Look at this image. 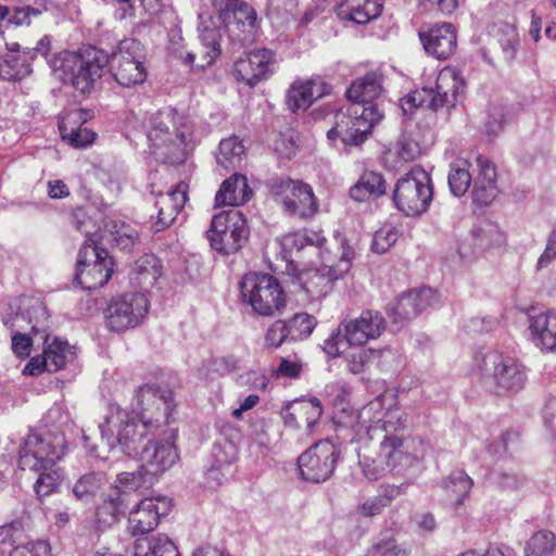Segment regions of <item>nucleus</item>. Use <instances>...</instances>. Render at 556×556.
Returning a JSON list of instances; mask_svg holds the SVG:
<instances>
[{
  "label": "nucleus",
  "instance_id": "obj_17",
  "mask_svg": "<svg viewBox=\"0 0 556 556\" xmlns=\"http://www.w3.org/2000/svg\"><path fill=\"white\" fill-rule=\"evenodd\" d=\"M270 190L290 215L308 218L318 212V201L308 184L278 178L271 182Z\"/></svg>",
  "mask_w": 556,
  "mask_h": 556
},
{
  "label": "nucleus",
  "instance_id": "obj_62",
  "mask_svg": "<svg viewBox=\"0 0 556 556\" xmlns=\"http://www.w3.org/2000/svg\"><path fill=\"white\" fill-rule=\"evenodd\" d=\"M395 153L402 162H412L420 154V147L414 139L403 137L396 142Z\"/></svg>",
  "mask_w": 556,
  "mask_h": 556
},
{
  "label": "nucleus",
  "instance_id": "obj_35",
  "mask_svg": "<svg viewBox=\"0 0 556 556\" xmlns=\"http://www.w3.org/2000/svg\"><path fill=\"white\" fill-rule=\"evenodd\" d=\"M471 488L472 480L466 472L462 470L452 472L442 481V490L445 493V505L457 513L468 497Z\"/></svg>",
  "mask_w": 556,
  "mask_h": 556
},
{
  "label": "nucleus",
  "instance_id": "obj_39",
  "mask_svg": "<svg viewBox=\"0 0 556 556\" xmlns=\"http://www.w3.org/2000/svg\"><path fill=\"white\" fill-rule=\"evenodd\" d=\"M151 483V476L140 468L138 471L118 473L111 489L117 491L129 505L134 495H140Z\"/></svg>",
  "mask_w": 556,
  "mask_h": 556
},
{
  "label": "nucleus",
  "instance_id": "obj_57",
  "mask_svg": "<svg viewBox=\"0 0 556 556\" xmlns=\"http://www.w3.org/2000/svg\"><path fill=\"white\" fill-rule=\"evenodd\" d=\"M477 237L479 245L483 249L502 247L506 240L504 232L494 224H485L479 228Z\"/></svg>",
  "mask_w": 556,
  "mask_h": 556
},
{
  "label": "nucleus",
  "instance_id": "obj_23",
  "mask_svg": "<svg viewBox=\"0 0 556 556\" xmlns=\"http://www.w3.org/2000/svg\"><path fill=\"white\" fill-rule=\"evenodd\" d=\"M349 345L363 346L379 338L386 329V319L379 312L364 311L358 317L341 323Z\"/></svg>",
  "mask_w": 556,
  "mask_h": 556
},
{
  "label": "nucleus",
  "instance_id": "obj_38",
  "mask_svg": "<svg viewBox=\"0 0 556 556\" xmlns=\"http://www.w3.org/2000/svg\"><path fill=\"white\" fill-rule=\"evenodd\" d=\"M128 504L117 491L110 488L101 502L96 506V519L101 527H110L116 523L121 516L126 513Z\"/></svg>",
  "mask_w": 556,
  "mask_h": 556
},
{
  "label": "nucleus",
  "instance_id": "obj_25",
  "mask_svg": "<svg viewBox=\"0 0 556 556\" xmlns=\"http://www.w3.org/2000/svg\"><path fill=\"white\" fill-rule=\"evenodd\" d=\"M316 251L320 257V266L338 279L350 270L355 255L342 236H336L331 241L325 238V242Z\"/></svg>",
  "mask_w": 556,
  "mask_h": 556
},
{
  "label": "nucleus",
  "instance_id": "obj_41",
  "mask_svg": "<svg viewBox=\"0 0 556 556\" xmlns=\"http://www.w3.org/2000/svg\"><path fill=\"white\" fill-rule=\"evenodd\" d=\"M131 556H179L177 546L166 535L141 536L134 542Z\"/></svg>",
  "mask_w": 556,
  "mask_h": 556
},
{
  "label": "nucleus",
  "instance_id": "obj_2",
  "mask_svg": "<svg viewBox=\"0 0 556 556\" xmlns=\"http://www.w3.org/2000/svg\"><path fill=\"white\" fill-rule=\"evenodd\" d=\"M147 127L149 148L157 161L176 164L185 160L192 137L186 117L167 108L153 114Z\"/></svg>",
  "mask_w": 556,
  "mask_h": 556
},
{
  "label": "nucleus",
  "instance_id": "obj_43",
  "mask_svg": "<svg viewBox=\"0 0 556 556\" xmlns=\"http://www.w3.org/2000/svg\"><path fill=\"white\" fill-rule=\"evenodd\" d=\"M301 279L303 289L316 299L327 295L331 291L333 282L338 280L321 266L306 270Z\"/></svg>",
  "mask_w": 556,
  "mask_h": 556
},
{
  "label": "nucleus",
  "instance_id": "obj_48",
  "mask_svg": "<svg viewBox=\"0 0 556 556\" xmlns=\"http://www.w3.org/2000/svg\"><path fill=\"white\" fill-rule=\"evenodd\" d=\"M244 150L245 148L238 137L223 139L219 143L217 163L225 168L235 167L240 163Z\"/></svg>",
  "mask_w": 556,
  "mask_h": 556
},
{
  "label": "nucleus",
  "instance_id": "obj_28",
  "mask_svg": "<svg viewBox=\"0 0 556 556\" xmlns=\"http://www.w3.org/2000/svg\"><path fill=\"white\" fill-rule=\"evenodd\" d=\"M529 336L541 351L556 353V311L529 315Z\"/></svg>",
  "mask_w": 556,
  "mask_h": 556
},
{
  "label": "nucleus",
  "instance_id": "obj_50",
  "mask_svg": "<svg viewBox=\"0 0 556 556\" xmlns=\"http://www.w3.org/2000/svg\"><path fill=\"white\" fill-rule=\"evenodd\" d=\"M556 546V536L553 532L540 530L527 542L526 556H548Z\"/></svg>",
  "mask_w": 556,
  "mask_h": 556
},
{
  "label": "nucleus",
  "instance_id": "obj_32",
  "mask_svg": "<svg viewBox=\"0 0 556 556\" xmlns=\"http://www.w3.org/2000/svg\"><path fill=\"white\" fill-rule=\"evenodd\" d=\"M382 11L381 0H343L337 8V15L355 24H367Z\"/></svg>",
  "mask_w": 556,
  "mask_h": 556
},
{
  "label": "nucleus",
  "instance_id": "obj_16",
  "mask_svg": "<svg viewBox=\"0 0 556 556\" xmlns=\"http://www.w3.org/2000/svg\"><path fill=\"white\" fill-rule=\"evenodd\" d=\"M24 307L27 308V316L25 313H16L13 317L3 319L4 325L12 332V351L18 358L29 356L33 346L31 338L22 333L21 330L30 326L35 333L43 332L48 327L49 318L46 306L39 300L29 301Z\"/></svg>",
  "mask_w": 556,
  "mask_h": 556
},
{
  "label": "nucleus",
  "instance_id": "obj_54",
  "mask_svg": "<svg viewBox=\"0 0 556 556\" xmlns=\"http://www.w3.org/2000/svg\"><path fill=\"white\" fill-rule=\"evenodd\" d=\"M39 476L34 484V489L38 496H48L52 494L61 481L63 480V475L59 468L52 467L48 470H37Z\"/></svg>",
  "mask_w": 556,
  "mask_h": 556
},
{
  "label": "nucleus",
  "instance_id": "obj_60",
  "mask_svg": "<svg viewBox=\"0 0 556 556\" xmlns=\"http://www.w3.org/2000/svg\"><path fill=\"white\" fill-rule=\"evenodd\" d=\"M409 551L397 545L393 540L380 541L375 544L366 556H408Z\"/></svg>",
  "mask_w": 556,
  "mask_h": 556
},
{
  "label": "nucleus",
  "instance_id": "obj_8",
  "mask_svg": "<svg viewBox=\"0 0 556 556\" xmlns=\"http://www.w3.org/2000/svg\"><path fill=\"white\" fill-rule=\"evenodd\" d=\"M432 197L430 175L420 166L413 167L402 176L393 191L395 206L407 216H419L427 212Z\"/></svg>",
  "mask_w": 556,
  "mask_h": 556
},
{
  "label": "nucleus",
  "instance_id": "obj_24",
  "mask_svg": "<svg viewBox=\"0 0 556 556\" xmlns=\"http://www.w3.org/2000/svg\"><path fill=\"white\" fill-rule=\"evenodd\" d=\"M274 63V53L270 50H254L236 61L233 76L237 80L254 87L271 74Z\"/></svg>",
  "mask_w": 556,
  "mask_h": 556
},
{
  "label": "nucleus",
  "instance_id": "obj_44",
  "mask_svg": "<svg viewBox=\"0 0 556 556\" xmlns=\"http://www.w3.org/2000/svg\"><path fill=\"white\" fill-rule=\"evenodd\" d=\"M325 242L323 232L315 230H304L303 232L290 233L282 239V245L290 252H301L305 249L314 252L318 245Z\"/></svg>",
  "mask_w": 556,
  "mask_h": 556
},
{
  "label": "nucleus",
  "instance_id": "obj_29",
  "mask_svg": "<svg viewBox=\"0 0 556 556\" xmlns=\"http://www.w3.org/2000/svg\"><path fill=\"white\" fill-rule=\"evenodd\" d=\"M188 186L180 181L175 189L161 193L155 202L157 217L154 223L155 231H162L169 227L182 210L187 201Z\"/></svg>",
  "mask_w": 556,
  "mask_h": 556
},
{
  "label": "nucleus",
  "instance_id": "obj_52",
  "mask_svg": "<svg viewBox=\"0 0 556 556\" xmlns=\"http://www.w3.org/2000/svg\"><path fill=\"white\" fill-rule=\"evenodd\" d=\"M286 321L291 336V341H299L308 338L316 326L315 317L307 313L295 314Z\"/></svg>",
  "mask_w": 556,
  "mask_h": 556
},
{
  "label": "nucleus",
  "instance_id": "obj_36",
  "mask_svg": "<svg viewBox=\"0 0 556 556\" xmlns=\"http://www.w3.org/2000/svg\"><path fill=\"white\" fill-rule=\"evenodd\" d=\"M473 169L472 152L455 159L450 164L447 182L453 195L460 198L468 191L473 180Z\"/></svg>",
  "mask_w": 556,
  "mask_h": 556
},
{
  "label": "nucleus",
  "instance_id": "obj_26",
  "mask_svg": "<svg viewBox=\"0 0 556 556\" xmlns=\"http://www.w3.org/2000/svg\"><path fill=\"white\" fill-rule=\"evenodd\" d=\"M141 469L147 475L157 476L169 469L178 460V453L170 441H149L142 447L139 456Z\"/></svg>",
  "mask_w": 556,
  "mask_h": 556
},
{
  "label": "nucleus",
  "instance_id": "obj_31",
  "mask_svg": "<svg viewBox=\"0 0 556 556\" xmlns=\"http://www.w3.org/2000/svg\"><path fill=\"white\" fill-rule=\"evenodd\" d=\"M85 122V113L80 110H72L65 113L59 122L62 139L75 148H85L91 144L96 138V134L83 127Z\"/></svg>",
  "mask_w": 556,
  "mask_h": 556
},
{
  "label": "nucleus",
  "instance_id": "obj_53",
  "mask_svg": "<svg viewBox=\"0 0 556 556\" xmlns=\"http://www.w3.org/2000/svg\"><path fill=\"white\" fill-rule=\"evenodd\" d=\"M251 453L265 454L271 445V438L268 433V427L263 420H257L251 426L249 433Z\"/></svg>",
  "mask_w": 556,
  "mask_h": 556
},
{
  "label": "nucleus",
  "instance_id": "obj_47",
  "mask_svg": "<svg viewBox=\"0 0 556 556\" xmlns=\"http://www.w3.org/2000/svg\"><path fill=\"white\" fill-rule=\"evenodd\" d=\"M227 27L231 31L237 29L242 34H252L257 27V14L255 9L241 1L231 15V24L227 25Z\"/></svg>",
  "mask_w": 556,
  "mask_h": 556
},
{
  "label": "nucleus",
  "instance_id": "obj_10",
  "mask_svg": "<svg viewBox=\"0 0 556 556\" xmlns=\"http://www.w3.org/2000/svg\"><path fill=\"white\" fill-rule=\"evenodd\" d=\"M65 454V437L61 432L29 433L20 452L23 470H48Z\"/></svg>",
  "mask_w": 556,
  "mask_h": 556
},
{
  "label": "nucleus",
  "instance_id": "obj_13",
  "mask_svg": "<svg viewBox=\"0 0 556 556\" xmlns=\"http://www.w3.org/2000/svg\"><path fill=\"white\" fill-rule=\"evenodd\" d=\"M113 273V262L105 249L88 238L79 250L75 281L85 290L103 287Z\"/></svg>",
  "mask_w": 556,
  "mask_h": 556
},
{
  "label": "nucleus",
  "instance_id": "obj_49",
  "mask_svg": "<svg viewBox=\"0 0 556 556\" xmlns=\"http://www.w3.org/2000/svg\"><path fill=\"white\" fill-rule=\"evenodd\" d=\"M108 240L112 241L121 250H130L138 241V232L130 225L122 222H112L108 225Z\"/></svg>",
  "mask_w": 556,
  "mask_h": 556
},
{
  "label": "nucleus",
  "instance_id": "obj_5",
  "mask_svg": "<svg viewBox=\"0 0 556 556\" xmlns=\"http://www.w3.org/2000/svg\"><path fill=\"white\" fill-rule=\"evenodd\" d=\"M480 371L484 386L500 395L518 393L527 382L526 367L514 357L497 351L484 354Z\"/></svg>",
  "mask_w": 556,
  "mask_h": 556
},
{
  "label": "nucleus",
  "instance_id": "obj_27",
  "mask_svg": "<svg viewBox=\"0 0 556 556\" xmlns=\"http://www.w3.org/2000/svg\"><path fill=\"white\" fill-rule=\"evenodd\" d=\"M419 37L426 52L438 60L448 59L457 47L456 30L450 23L438 24L428 31H420Z\"/></svg>",
  "mask_w": 556,
  "mask_h": 556
},
{
  "label": "nucleus",
  "instance_id": "obj_33",
  "mask_svg": "<svg viewBox=\"0 0 556 556\" xmlns=\"http://www.w3.org/2000/svg\"><path fill=\"white\" fill-rule=\"evenodd\" d=\"M252 190L245 176L233 174L227 178L215 195V206H239L251 197Z\"/></svg>",
  "mask_w": 556,
  "mask_h": 556
},
{
  "label": "nucleus",
  "instance_id": "obj_61",
  "mask_svg": "<svg viewBox=\"0 0 556 556\" xmlns=\"http://www.w3.org/2000/svg\"><path fill=\"white\" fill-rule=\"evenodd\" d=\"M42 13L41 10L31 8L29 5L15 8L12 12L9 11L7 16L8 24L15 26L29 25L33 17H38Z\"/></svg>",
  "mask_w": 556,
  "mask_h": 556
},
{
  "label": "nucleus",
  "instance_id": "obj_56",
  "mask_svg": "<svg viewBox=\"0 0 556 556\" xmlns=\"http://www.w3.org/2000/svg\"><path fill=\"white\" fill-rule=\"evenodd\" d=\"M288 341H291V336L286 320L278 319L266 330L264 338L266 348L278 349Z\"/></svg>",
  "mask_w": 556,
  "mask_h": 556
},
{
  "label": "nucleus",
  "instance_id": "obj_45",
  "mask_svg": "<svg viewBox=\"0 0 556 556\" xmlns=\"http://www.w3.org/2000/svg\"><path fill=\"white\" fill-rule=\"evenodd\" d=\"M43 354L47 358L49 372H55L63 369L67 363L74 359L75 355L73 348L70 346L67 342L59 339H54L50 344H48Z\"/></svg>",
  "mask_w": 556,
  "mask_h": 556
},
{
  "label": "nucleus",
  "instance_id": "obj_64",
  "mask_svg": "<svg viewBox=\"0 0 556 556\" xmlns=\"http://www.w3.org/2000/svg\"><path fill=\"white\" fill-rule=\"evenodd\" d=\"M9 556H52L51 547L48 542L38 540L30 546H17Z\"/></svg>",
  "mask_w": 556,
  "mask_h": 556
},
{
  "label": "nucleus",
  "instance_id": "obj_19",
  "mask_svg": "<svg viewBox=\"0 0 556 556\" xmlns=\"http://www.w3.org/2000/svg\"><path fill=\"white\" fill-rule=\"evenodd\" d=\"M172 502L167 497H148L141 500L130 511L128 530L131 535H146L156 528L160 519L169 514Z\"/></svg>",
  "mask_w": 556,
  "mask_h": 556
},
{
  "label": "nucleus",
  "instance_id": "obj_37",
  "mask_svg": "<svg viewBox=\"0 0 556 556\" xmlns=\"http://www.w3.org/2000/svg\"><path fill=\"white\" fill-rule=\"evenodd\" d=\"M324 94V86L317 80L293 83L287 92L288 108L293 111H305Z\"/></svg>",
  "mask_w": 556,
  "mask_h": 556
},
{
  "label": "nucleus",
  "instance_id": "obj_20",
  "mask_svg": "<svg viewBox=\"0 0 556 556\" xmlns=\"http://www.w3.org/2000/svg\"><path fill=\"white\" fill-rule=\"evenodd\" d=\"M323 415L320 401L316 397L289 403L281 417L287 428L299 431V438L309 437Z\"/></svg>",
  "mask_w": 556,
  "mask_h": 556
},
{
  "label": "nucleus",
  "instance_id": "obj_42",
  "mask_svg": "<svg viewBox=\"0 0 556 556\" xmlns=\"http://www.w3.org/2000/svg\"><path fill=\"white\" fill-rule=\"evenodd\" d=\"M387 191L386 181L380 173L366 170L358 181L350 189V197L362 202L370 198H378Z\"/></svg>",
  "mask_w": 556,
  "mask_h": 556
},
{
  "label": "nucleus",
  "instance_id": "obj_6",
  "mask_svg": "<svg viewBox=\"0 0 556 556\" xmlns=\"http://www.w3.org/2000/svg\"><path fill=\"white\" fill-rule=\"evenodd\" d=\"M243 303L253 313L269 317L281 313L286 306V295L278 279L269 274L248 273L240 282Z\"/></svg>",
  "mask_w": 556,
  "mask_h": 556
},
{
  "label": "nucleus",
  "instance_id": "obj_18",
  "mask_svg": "<svg viewBox=\"0 0 556 556\" xmlns=\"http://www.w3.org/2000/svg\"><path fill=\"white\" fill-rule=\"evenodd\" d=\"M339 447L330 440H321L302 453L298 459L301 477L311 482L328 480L337 466Z\"/></svg>",
  "mask_w": 556,
  "mask_h": 556
},
{
  "label": "nucleus",
  "instance_id": "obj_40",
  "mask_svg": "<svg viewBox=\"0 0 556 556\" xmlns=\"http://www.w3.org/2000/svg\"><path fill=\"white\" fill-rule=\"evenodd\" d=\"M161 274L160 260L154 255H146L137 262L131 282L147 295V292L157 285Z\"/></svg>",
  "mask_w": 556,
  "mask_h": 556
},
{
  "label": "nucleus",
  "instance_id": "obj_46",
  "mask_svg": "<svg viewBox=\"0 0 556 556\" xmlns=\"http://www.w3.org/2000/svg\"><path fill=\"white\" fill-rule=\"evenodd\" d=\"M102 473L90 472L81 476L73 486V493L78 501L89 502L105 486Z\"/></svg>",
  "mask_w": 556,
  "mask_h": 556
},
{
  "label": "nucleus",
  "instance_id": "obj_4",
  "mask_svg": "<svg viewBox=\"0 0 556 556\" xmlns=\"http://www.w3.org/2000/svg\"><path fill=\"white\" fill-rule=\"evenodd\" d=\"M102 441L108 447L119 448L128 457L139 456L144 439L154 434L150 429H142L141 421L129 410L112 404L104 422L99 425Z\"/></svg>",
  "mask_w": 556,
  "mask_h": 556
},
{
  "label": "nucleus",
  "instance_id": "obj_3",
  "mask_svg": "<svg viewBox=\"0 0 556 556\" xmlns=\"http://www.w3.org/2000/svg\"><path fill=\"white\" fill-rule=\"evenodd\" d=\"M108 64L109 56L103 50L87 47L79 52H61L52 60L51 68L63 83H70L81 93H90Z\"/></svg>",
  "mask_w": 556,
  "mask_h": 556
},
{
  "label": "nucleus",
  "instance_id": "obj_9",
  "mask_svg": "<svg viewBox=\"0 0 556 556\" xmlns=\"http://www.w3.org/2000/svg\"><path fill=\"white\" fill-rule=\"evenodd\" d=\"M174 407L172 391L152 384L139 388L131 402V413L141 421V428L153 433L168 424Z\"/></svg>",
  "mask_w": 556,
  "mask_h": 556
},
{
  "label": "nucleus",
  "instance_id": "obj_15",
  "mask_svg": "<svg viewBox=\"0 0 556 556\" xmlns=\"http://www.w3.org/2000/svg\"><path fill=\"white\" fill-rule=\"evenodd\" d=\"M143 60V47L138 40H123L109 58L110 70L116 83L126 88L144 83L147 68Z\"/></svg>",
  "mask_w": 556,
  "mask_h": 556
},
{
  "label": "nucleus",
  "instance_id": "obj_30",
  "mask_svg": "<svg viewBox=\"0 0 556 556\" xmlns=\"http://www.w3.org/2000/svg\"><path fill=\"white\" fill-rule=\"evenodd\" d=\"M220 54V34L217 28H204L200 34V47L197 52H187L180 59L188 65L200 70L211 66Z\"/></svg>",
  "mask_w": 556,
  "mask_h": 556
},
{
  "label": "nucleus",
  "instance_id": "obj_59",
  "mask_svg": "<svg viewBox=\"0 0 556 556\" xmlns=\"http://www.w3.org/2000/svg\"><path fill=\"white\" fill-rule=\"evenodd\" d=\"M345 345H349L344 338L343 328L341 325L330 333L324 341L323 350L331 358L339 357L345 352Z\"/></svg>",
  "mask_w": 556,
  "mask_h": 556
},
{
  "label": "nucleus",
  "instance_id": "obj_11",
  "mask_svg": "<svg viewBox=\"0 0 556 556\" xmlns=\"http://www.w3.org/2000/svg\"><path fill=\"white\" fill-rule=\"evenodd\" d=\"M382 117L383 113L378 105H351L346 113L339 112L336 115V125L328 130L327 137L330 140L340 138L346 144L358 146Z\"/></svg>",
  "mask_w": 556,
  "mask_h": 556
},
{
  "label": "nucleus",
  "instance_id": "obj_58",
  "mask_svg": "<svg viewBox=\"0 0 556 556\" xmlns=\"http://www.w3.org/2000/svg\"><path fill=\"white\" fill-rule=\"evenodd\" d=\"M497 41L503 50L505 60H513L519 45V35L516 28L510 25H504L500 29Z\"/></svg>",
  "mask_w": 556,
  "mask_h": 556
},
{
  "label": "nucleus",
  "instance_id": "obj_21",
  "mask_svg": "<svg viewBox=\"0 0 556 556\" xmlns=\"http://www.w3.org/2000/svg\"><path fill=\"white\" fill-rule=\"evenodd\" d=\"M475 162L471 197L479 205H489L498 194L497 173L494 163L485 155L472 152Z\"/></svg>",
  "mask_w": 556,
  "mask_h": 556
},
{
  "label": "nucleus",
  "instance_id": "obj_22",
  "mask_svg": "<svg viewBox=\"0 0 556 556\" xmlns=\"http://www.w3.org/2000/svg\"><path fill=\"white\" fill-rule=\"evenodd\" d=\"M439 302V295L431 288H421L402 294L389 306V316L395 324H404L427 307L433 306Z\"/></svg>",
  "mask_w": 556,
  "mask_h": 556
},
{
  "label": "nucleus",
  "instance_id": "obj_51",
  "mask_svg": "<svg viewBox=\"0 0 556 556\" xmlns=\"http://www.w3.org/2000/svg\"><path fill=\"white\" fill-rule=\"evenodd\" d=\"M26 535L20 522H12L0 527V549L3 553L12 547L10 553L17 546H30L34 542L25 543Z\"/></svg>",
  "mask_w": 556,
  "mask_h": 556
},
{
  "label": "nucleus",
  "instance_id": "obj_7",
  "mask_svg": "<svg viewBox=\"0 0 556 556\" xmlns=\"http://www.w3.org/2000/svg\"><path fill=\"white\" fill-rule=\"evenodd\" d=\"M463 80L458 72L451 67L443 68L435 81V88H420L414 90L402 101V110L405 114L414 109H428L437 111L444 106H453L463 89Z\"/></svg>",
  "mask_w": 556,
  "mask_h": 556
},
{
  "label": "nucleus",
  "instance_id": "obj_14",
  "mask_svg": "<svg viewBox=\"0 0 556 556\" xmlns=\"http://www.w3.org/2000/svg\"><path fill=\"white\" fill-rule=\"evenodd\" d=\"M150 308V301L143 292H129L114 296L104 309L108 329L123 332L138 327Z\"/></svg>",
  "mask_w": 556,
  "mask_h": 556
},
{
  "label": "nucleus",
  "instance_id": "obj_1",
  "mask_svg": "<svg viewBox=\"0 0 556 556\" xmlns=\"http://www.w3.org/2000/svg\"><path fill=\"white\" fill-rule=\"evenodd\" d=\"M338 424L351 428L363 444L358 463L368 480L376 481L387 473L400 475L424 458V442L400 434L406 428L407 415L392 391L381 393L358 410L343 409Z\"/></svg>",
  "mask_w": 556,
  "mask_h": 556
},
{
  "label": "nucleus",
  "instance_id": "obj_63",
  "mask_svg": "<svg viewBox=\"0 0 556 556\" xmlns=\"http://www.w3.org/2000/svg\"><path fill=\"white\" fill-rule=\"evenodd\" d=\"M375 356L376 352L372 350H359L352 353L348 359L349 370L353 374H361L365 371Z\"/></svg>",
  "mask_w": 556,
  "mask_h": 556
},
{
  "label": "nucleus",
  "instance_id": "obj_55",
  "mask_svg": "<svg viewBox=\"0 0 556 556\" xmlns=\"http://www.w3.org/2000/svg\"><path fill=\"white\" fill-rule=\"evenodd\" d=\"M399 230L393 225H383L374 235L371 251L383 254L397 241Z\"/></svg>",
  "mask_w": 556,
  "mask_h": 556
},
{
  "label": "nucleus",
  "instance_id": "obj_12",
  "mask_svg": "<svg viewBox=\"0 0 556 556\" xmlns=\"http://www.w3.org/2000/svg\"><path fill=\"white\" fill-rule=\"evenodd\" d=\"M213 250L229 255L238 252L248 240L247 219L238 210L215 214L206 232Z\"/></svg>",
  "mask_w": 556,
  "mask_h": 556
},
{
  "label": "nucleus",
  "instance_id": "obj_34",
  "mask_svg": "<svg viewBox=\"0 0 556 556\" xmlns=\"http://www.w3.org/2000/svg\"><path fill=\"white\" fill-rule=\"evenodd\" d=\"M381 83V76L377 73H368L354 80L346 90V96L352 102V105H374L372 101L376 100L382 91Z\"/></svg>",
  "mask_w": 556,
  "mask_h": 556
}]
</instances>
